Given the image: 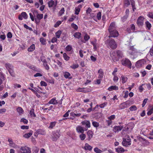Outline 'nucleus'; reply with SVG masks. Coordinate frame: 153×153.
<instances>
[{
    "label": "nucleus",
    "instance_id": "obj_1",
    "mask_svg": "<svg viewBox=\"0 0 153 153\" xmlns=\"http://www.w3.org/2000/svg\"><path fill=\"white\" fill-rule=\"evenodd\" d=\"M128 48L127 53L131 59H135L138 56L141 55L142 54L140 50H137L134 48L133 46H129Z\"/></svg>",
    "mask_w": 153,
    "mask_h": 153
},
{
    "label": "nucleus",
    "instance_id": "obj_2",
    "mask_svg": "<svg viewBox=\"0 0 153 153\" xmlns=\"http://www.w3.org/2000/svg\"><path fill=\"white\" fill-rule=\"evenodd\" d=\"M116 27L114 22L111 23L109 27L108 30L110 33V36L116 37L119 35L118 32L116 30Z\"/></svg>",
    "mask_w": 153,
    "mask_h": 153
},
{
    "label": "nucleus",
    "instance_id": "obj_3",
    "mask_svg": "<svg viewBox=\"0 0 153 153\" xmlns=\"http://www.w3.org/2000/svg\"><path fill=\"white\" fill-rule=\"evenodd\" d=\"M33 13L35 18V21L36 23H39L40 20L43 18V15L42 14H39L38 11L34 10L33 12Z\"/></svg>",
    "mask_w": 153,
    "mask_h": 153
},
{
    "label": "nucleus",
    "instance_id": "obj_4",
    "mask_svg": "<svg viewBox=\"0 0 153 153\" xmlns=\"http://www.w3.org/2000/svg\"><path fill=\"white\" fill-rule=\"evenodd\" d=\"M122 145L125 146H128L131 145V139L128 136H126L123 138Z\"/></svg>",
    "mask_w": 153,
    "mask_h": 153
},
{
    "label": "nucleus",
    "instance_id": "obj_5",
    "mask_svg": "<svg viewBox=\"0 0 153 153\" xmlns=\"http://www.w3.org/2000/svg\"><path fill=\"white\" fill-rule=\"evenodd\" d=\"M122 64L125 66H128L131 68V63L129 59L126 58L123 59L121 61Z\"/></svg>",
    "mask_w": 153,
    "mask_h": 153
},
{
    "label": "nucleus",
    "instance_id": "obj_6",
    "mask_svg": "<svg viewBox=\"0 0 153 153\" xmlns=\"http://www.w3.org/2000/svg\"><path fill=\"white\" fill-rule=\"evenodd\" d=\"M145 18L143 16H140L137 19V24L139 27H142L144 25Z\"/></svg>",
    "mask_w": 153,
    "mask_h": 153
},
{
    "label": "nucleus",
    "instance_id": "obj_7",
    "mask_svg": "<svg viewBox=\"0 0 153 153\" xmlns=\"http://www.w3.org/2000/svg\"><path fill=\"white\" fill-rule=\"evenodd\" d=\"M108 46L112 49H114L117 47V44L115 41L113 39H110L108 42Z\"/></svg>",
    "mask_w": 153,
    "mask_h": 153
},
{
    "label": "nucleus",
    "instance_id": "obj_8",
    "mask_svg": "<svg viewBox=\"0 0 153 153\" xmlns=\"http://www.w3.org/2000/svg\"><path fill=\"white\" fill-rule=\"evenodd\" d=\"M76 131L79 134L83 133L85 131L87 130L86 128H84L81 126L79 125L77 126L76 128Z\"/></svg>",
    "mask_w": 153,
    "mask_h": 153
},
{
    "label": "nucleus",
    "instance_id": "obj_9",
    "mask_svg": "<svg viewBox=\"0 0 153 153\" xmlns=\"http://www.w3.org/2000/svg\"><path fill=\"white\" fill-rule=\"evenodd\" d=\"M31 151L29 148L25 146H22L20 149L19 153H30Z\"/></svg>",
    "mask_w": 153,
    "mask_h": 153
},
{
    "label": "nucleus",
    "instance_id": "obj_10",
    "mask_svg": "<svg viewBox=\"0 0 153 153\" xmlns=\"http://www.w3.org/2000/svg\"><path fill=\"white\" fill-rule=\"evenodd\" d=\"M146 61L144 59H142L137 62L136 64V66L138 68H140L144 66L146 63Z\"/></svg>",
    "mask_w": 153,
    "mask_h": 153
},
{
    "label": "nucleus",
    "instance_id": "obj_11",
    "mask_svg": "<svg viewBox=\"0 0 153 153\" xmlns=\"http://www.w3.org/2000/svg\"><path fill=\"white\" fill-rule=\"evenodd\" d=\"M117 55L116 51H113L110 54V56L114 61H117L119 60V58Z\"/></svg>",
    "mask_w": 153,
    "mask_h": 153
},
{
    "label": "nucleus",
    "instance_id": "obj_12",
    "mask_svg": "<svg viewBox=\"0 0 153 153\" xmlns=\"http://www.w3.org/2000/svg\"><path fill=\"white\" fill-rule=\"evenodd\" d=\"M57 4V1L56 0L54 1L53 0H51L48 2V5L49 7H55Z\"/></svg>",
    "mask_w": 153,
    "mask_h": 153
},
{
    "label": "nucleus",
    "instance_id": "obj_13",
    "mask_svg": "<svg viewBox=\"0 0 153 153\" xmlns=\"http://www.w3.org/2000/svg\"><path fill=\"white\" fill-rule=\"evenodd\" d=\"M81 124L83 126H85V128L87 129L88 128L91 127V123L90 121L86 120L82 121L81 123Z\"/></svg>",
    "mask_w": 153,
    "mask_h": 153
},
{
    "label": "nucleus",
    "instance_id": "obj_14",
    "mask_svg": "<svg viewBox=\"0 0 153 153\" xmlns=\"http://www.w3.org/2000/svg\"><path fill=\"white\" fill-rule=\"evenodd\" d=\"M60 135L59 131H57L53 133V139L54 141L56 140Z\"/></svg>",
    "mask_w": 153,
    "mask_h": 153
},
{
    "label": "nucleus",
    "instance_id": "obj_15",
    "mask_svg": "<svg viewBox=\"0 0 153 153\" xmlns=\"http://www.w3.org/2000/svg\"><path fill=\"white\" fill-rule=\"evenodd\" d=\"M5 67L8 70L9 73L12 75L13 72V66L10 64H5Z\"/></svg>",
    "mask_w": 153,
    "mask_h": 153
},
{
    "label": "nucleus",
    "instance_id": "obj_16",
    "mask_svg": "<svg viewBox=\"0 0 153 153\" xmlns=\"http://www.w3.org/2000/svg\"><path fill=\"white\" fill-rule=\"evenodd\" d=\"M123 128L122 126H115L113 128V130L115 132H118L120 131Z\"/></svg>",
    "mask_w": 153,
    "mask_h": 153
},
{
    "label": "nucleus",
    "instance_id": "obj_17",
    "mask_svg": "<svg viewBox=\"0 0 153 153\" xmlns=\"http://www.w3.org/2000/svg\"><path fill=\"white\" fill-rule=\"evenodd\" d=\"M62 73L63 76L65 78L69 79H71L72 78L71 74L69 72L66 71H63Z\"/></svg>",
    "mask_w": 153,
    "mask_h": 153
},
{
    "label": "nucleus",
    "instance_id": "obj_18",
    "mask_svg": "<svg viewBox=\"0 0 153 153\" xmlns=\"http://www.w3.org/2000/svg\"><path fill=\"white\" fill-rule=\"evenodd\" d=\"M135 29V26L134 24H131V26L130 28H127V31L129 33H130L133 32Z\"/></svg>",
    "mask_w": 153,
    "mask_h": 153
},
{
    "label": "nucleus",
    "instance_id": "obj_19",
    "mask_svg": "<svg viewBox=\"0 0 153 153\" xmlns=\"http://www.w3.org/2000/svg\"><path fill=\"white\" fill-rule=\"evenodd\" d=\"M26 66L32 69L33 70L35 71H36L39 72V70L36 68V67L33 65H30L29 64H26Z\"/></svg>",
    "mask_w": 153,
    "mask_h": 153
},
{
    "label": "nucleus",
    "instance_id": "obj_20",
    "mask_svg": "<svg viewBox=\"0 0 153 153\" xmlns=\"http://www.w3.org/2000/svg\"><path fill=\"white\" fill-rule=\"evenodd\" d=\"M57 103L58 102L56 100V98H53L49 101L48 104H50L56 105Z\"/></svg>",
    "mask_w": 153,
    "mask_h": 153
},
{
    "label": "nucleus",
    "instance_id": "obj_21",
    "mask_svg": "<svg viewBox=\"0 0 153 153\" xmlns=\"http://www.w3.org/2000/svg\"><path fill=\"white\" fill-rule=\"evenodd\" d=\"M116 151L119 153H123L125 151V150L123 148L120 146L118 147L117 148H115Z\"/></svg>",
    "mask_w": 153,
    "mask_h": 153
},
{
    "label": "nucleus",
    "instance_id": "obj_22",
    "mask_svg": "<svg viewBox=\"0 0 153 153\" xmlns=\"http://www.w3.org/2000/svg\"><path fill=\"white\" fill-rule=\"evenodd\" d=\"M118 89V86L116 85L111 86L109 87L108 90L109 91H112L113 90H117Z\"/></svg>",
    "mask_w": 153,
    "mask_h": 153
},
{
    "label": "nucleus",
    "instance_id": "obj_23",
    "mask_svg": "<svg viewBox=\"0 0 153 153\" xmlns=\"http://www.w3.org/2000/svg\"><path fill=\"white\" fill-rule=\"evenodd\" d=\"M117 53V56H118V57L119 58V59L120 58H122L123 56V53L122 51L117 50L116 51Z\"/></svg>",
    "mask_w": 153,
    "mask_h": 153
},
{
    "label": "nucleus",
    "instance_id": "obj_24",
    "mask_svg": "<svg viewBox=\"0 0 153 153\" xmlns=\"http://www.w3.org/2000/svg\"><path fill=\"white\" fill-rule=\"evenodd\" d=\"M87 134L88 136V140H90L93 136V133L92 131L91 130H88L87 132Z\"/></svg>",
    "mask_w": 153,
    "mask_h": 153
},
{
    "label": "nucleus",
    "instance_id": "obj_25",
    "mask_svg": "<svg viewBox=\"0 0 153 153\" xmlns=\"http://www.w3.org/2000/svg\"><path fill=\"white\" fill-rule=\"evenodd\" d=\"M92 149V147L89 145L88 143H86L85 144L84 146V149L85 150H89V151L91 150Z\"/></svg>",
    "mask_w": 153,
    "mask_h": 153
},
{
    "label": "nucleus",
    "instance_id": "obj_26",
    "mask_svg": "<svg viewBox=\"0 0 153 153\" xmlns=\"http://www.w3.org/2000/svg\"><path fill=\"white\" fill-rule=\"evenodd\" d=\"M29 114L32 117H36V115L34 113V110L33 109H32L30 110Z\"/></svg>",
    "mask_w": 153,
    "mask_h": 153
},
{
    "label": "nucleus",
    "instance_id": "obj_27",
    "mask_svg": "<svg viewBox=\"0 0 153 153\" xmlns=\"http://www.w3.org/2000/svg\"><path fill=\"white\" fill-rule=\"evenodd\" d=\"M17 112L19 115H21L23 113L24 111L23 109L21 107H18L16 109Z\"/></svg>",
    "mask_w": 153,
    "mask_h": 153
},
{
    "label": "nucleus",
    "instance_id": "obj_28",
    "mask_svg": "<svg viewBox=\"0 0 153 153\" xmlns=\"http://www.w3.org/2000/svg\"><path fill=\"white\" fill-rule=\"evenodd\" d=\"M145 24L146 27V28H147L148 30H150L152 27V25L151 23L148 21H146V22Z\"/></svg>",
    "mask_w": 153,
    "mask_h": 153
},
{
    "label": "nucleus",
    "instance_id": "obj_29",
    "mask_svg": "<svg viewBox=\"0 0 153 153\" xmlns=\"http://www.w3.org/2000/svg\"><path fill=\"white\" fill-rule=\"evenodd\" d=\"M153 113V106H150L149 110L147 113L148 115H150Z\"/></svg>",
    "mask_w": 153,
    "mask_h": 153
},
{
    "label": "nucleus",
    "instance_id": "obj_30",
    "mask_svg": "<svg viewBox=\"0 0 153 153\" xmlns=\"http://www.w3.org/2000/svg\"><path fill=\"white\" fill-rule=\"evenodd\" d=\"M35 49V46L33 44L32 45L28 48L27 50L29 52H32Z\"/></svg>",
    "mask_w": 153,
    "mask_h": 153
},
{
    "label": "nucleus",
    "instance_id": "obj_31",
    "mask_svg": "<svg viewBox=\"0 0 153 153\" xmlns=\"http://www.w3.org/2000/svg\"><path fill=\"white\" fill-rule=\"evenodd\" d=\"M131 4L132 6V10L133 11H134L136 9L135 6V2L134 0H130Z\"/></svg>",
    "mask_w": 153,
    "mask_h": 153
},
{
    "label": "nucleus",
    "instance_id": "obj_32",
    "mask_svg": "<svg viewBox=\"0 0 153 153\" xmlns=\"http://www.w3.org/2000/svg\"><path fill=\"white\" fill-rule=\"evenodd\" d=\"M74 36L76 38L79 39L81 37V34L79 32H76L74 35Z\"/></svg>",
    "mask_w": 153,
    "mask_h": 153
},
{
    "label": "nucleus",
    "instance_id": "obj_33",
    "mask_svg": "<svg viewBox=\"0 0 153 153\" xmlns=\"http://www.w3.org/2000/svg\"><path fill=\"white\" fill-rule=\"evenodd\" d=\"M122 82L123 83H124L127 81L128 78L127 77L123 75L121 76Z\"/></svg>",
    "mask_w": 153,
    "mask_h": 153
},
{
    "label": "nucleus",
    "instance_id": "obj_34",
    "mask_svg": "<svg viewBox=\"0 0 153 153\" xmlns=\"http://www.w3.org/2000/svg\"><path fill=\"white\" fill-rule=\"evenodd\" d=\"M8 141L9 142L10 145L12 147H15V144L13 142L12 139L10 138L8 140Z\"/></svg>",
    "mask_w": 153,
    "mask_h": 153
},
{
    "label": "nucleus",
    "instance_id": "obj_35",
    "mask_svg": "<svg viewBox=\"0 0 153 153\" xmlns=\"http://www.w3.org/2000/svg\"><path fill=\"white\" fill-rule=\"evenodd\" d=\"M40 41L41 43L43 45H45L46 44V40L43 37L40 39Z\"/></svg>",
    "mask_w": 153,
    "mask_h": 153
},
{
    "label": "nucleus",
    "instance_id": "obj_36",
    "mask_svg": "<svg viewBox=\"0 0 153 153\" xmlns=\"http://www.w3.org/2000/svg\"><path fill=\"white\" fill-rule=\"evenodd\" d=\"M98 73H99V78H102L103 76V71L101 69L99 70Z\"/></svg>",
    "mask_w": 153,
    "mask_h": 153
},
{
    "label": "nucleus",
    "instance_id": "obj_37",
    "mask_svg": "<svg viewBox=\"0 0 153 153\" xmlns=\"http://www.w3.org/2000/svg\"><path fill=\"white\" fill-rule=\"evenodd\" d=\"M62 33V31L60 30H59L55 33L56 36L57 38H60V36Z\"/></svg>",
    "mask_w": 153,
    "mask_h": 153
},
{
    "label": "nucleus",
    "instance_id": "obj_38",
    "mask_svg": "<svg viewBox=\"0 0 153 153\" xmlns=\"http://www.w3.org/2000/svg\"><path fill=\"white\" fill-rule=\"evenodd\" d=\"M92 124L94 127L96 128L98 127L99 126V123L93 120H92Z\"/></svg>",
    "mask_w": 153,
    "mask_h": 153
},
{
    "label": "nucleus",
    "instance_id": "obj_39",
    "mask_svg": "<svg viewBox=\"0 0 153 153\" xmlns=\"http://www.w3.org/2000/svg\"><path fill=\"white\" fill-rule=\"evenodd\" d=\"M79 137L81 140H83L85 138L86 135L84 133H82L81 134L79 135Z\"/></svg>",
    "mask_w": 153,
    "mask_h": 153
},
{
    "label": "nucleus",
    "instance_id": "obj_40",
    "mask_svg": "<svg viewBox=\"0 0 153 153\" xmlns=\"http://www.w3.org/2000/svg\"><path fill=\"white\" fill-rule=\"evenodd\" d=\"M56 123V122H53L51 123L48 128L51 129L52 128L55 126Z\"/></svg>",
    "mask_w": 153,
    "mask_h": 153
},
{
    "label": "nucleus",
    "instance_id": "obj_41",
    "mask_svg": "<svg viewBox=\"0 0 153 153\" xmlns=\"http://www.w3.org/2000/svg\"><path fill=\"white\" fill-rule=\"evenodd\" d=\"M21 15L24 19H26L27 18L28 16L26 12H23L21 13Z\"/></svg>",
    "mask_w": 153,
    "mask_h": 153
},
{
    "label": "nucleus",
    "instance_id": "obj_42",
    "mask_svg": "<svg viewBox=\"0 0 153 153\" xmlns=\"http://www.w3.org/2000/svg\"><path fill=\"white\" fill-rule=\"evenodd\" d=\"M4 78V75L2 73V72H0V85L2 83V79H3Z\"/></svg>",
    "mask_w": 153,
    "mask_h": 153
},
{
    "label": "nucleus",
    "instance_id": "obj_43",
    "mask_svg": "<svg viewBox=\"0 0 153 153\" xmlns=\"http://www.w3.org/2000/svg\"><path fill=\"white\" fill-rule=\"evenodd\" d=\"M63 57L65 60L66 61L70 59V57L67 56L66 53L63 54Z\"/></svg>",
    "mask_w": 153,
    "mask_h": 153
},
{
    "label": "nucleus",
    "instance_id": "obj_44",
    "mask_svg": "<svg viewBox=\"0 0 153 153\" xmlns=\"http://www.w3.org/2000/svg\"><path fill=\"white\" fill-rule=\"evenodd\" d=\"M94 151L96 153H101L102 151L97 147L95 148L94 149Z\"/></svg>",
    "mask_w": 153,
    "mask_h": 153
},
{
    "label": "nucleus",
    "instance_id": "obj_45",
    "mask_svg": "<svg viewBox=\"0 0 153 153\" xmlns=\"http://www.w3.org/2000/svg\"><path fill=\"white\" fill-rule=\"evenodd\" d=\"M32 134V132H30L26 134H24V137L26 138H28L30 137Z\"/></svg>",
    "mask_w": 153,
    "mask_h": 153
},
{
    "label": "nucleus",
    "instance_id": "obj_46",
    "mask_svg": "<svg viewBox=\"0 0 153 153\" xmlns=\"http://www.w3.org/2000/svg\"><path fill=\"white\" fill-rule=\"evenodd\" d=\"M137 108L136 106L132 105L129 108V109L131 111H135L137 109Z\"/></svg>",
    "mask_w": 153,
    "mask_h": 153
},
{
    "label": "nucleus",
    "instance_id": "obj_47",
    "mask_svg": "<svg viewBox=\"0 0 153 153\" xmlns=\"http://www.w3.org/2000/svg\"><path fill=\"white\" fill-rule=\"evenodd\" d=\"M107 102H105L99 105V106L101 108H103L107 105Z\"/></svg>",
    "mask_w": 153,
    "mask_h": 153
},
{
    "label": "nucleus",
    "instance_id": "obj_48",
    "mask_svg": "<svg viewBox=\"0 0 153 153\" xmlns=\"http://www.w3.org/2000/svg\"><path fill=\"white\" fill-rule=\"evenodd\" d=\"M78 67L79 65L77 64H74L73 65L70 66V67L73 69H75L78 68Z\"/></svg>",
    "mask_w": 153,
    "mask_h": 153
},
{
    "label": "nucleus",
    "instance_id": "obj_49",
    "mask_svg": "<svg viewBox=\"0 0 153 153\" xmlns=\"http://www.w3.org/2000/svg\"><path fill=\"white\" fill-rule=\"evenodd\" d=\"M72 49V47L71 45H67L66 48V50L67 51H70Z\"/></svg>",
    "mask_w": 153,
    "mask_h": 153
},
{
    "label": "nucleus",
    "instance_id": "obj_50",
    "mask_svg": "<svg viewBox=\"0 0 153 153\" xmlns=\"http://www.w3.org/2000/svg\"><path fill=\"white\" fill-rule=\"evenodd\" d=\"M62 22V21H57L54 25V27H58L61 24Z\"/></svg>",
    "mask_w": 153,
    "mask_h": 153
},
{
    "label": "nucleus",
    "instance_id": "obj_51",
    "mask_svg": "<svg viewBox=\"0 0 153 153\" xmlns=\"http://www.w3.org/2000/svg\"><path fill=\"white\" fill-rule=\"evenodd\" d=\"M43 65L45 69L47 70H48L49 69V67L47 64V62L44 63H43Z\"/></svg>",
    "mask_w": 153,
    "mask_h": 153
},
{
    "label": "nucleus",
    "instance_id": "obj_52",
    "mask_svg": "<svg viewBox=\"0 0 153 153\" xmlns=\"http://www.w3.org/2000/svg\"><path fill=\"white\" fill-rule=\"evenodd\" d=\"M90 39V36L86 34L84 36V39L85 41H88Z\"/></svg>",
    "mask_w": 153,
    "mask_h": 153
},
{
    "label": "nucleus",
    "instance_id": "obj_53",
    "mask_svg": "<svg viewBox=\"0 0 153 153\" xmlns=\"http://www.w3.org/2000/svg\"><path fill=\"white\" fill-rule=\"evenodd\" d=\"M20 121L23 122L25 124H27L28 122V120L27 119L24 118L21 119Z\"/></svg>",
    "mask_w": 153,
    "mask_h": 153
},
{
    "label": "nucleus",
    "instance_id": "obj_54",
    "mask_svg": "<svg viewBox=\"0 0 153 153\" xmlns=\"http://www.w3.org/2000/svg\"><path fill=\"white\" fill-rule=\"evenodd\" d=\"M29 15L30 18L32 21H34V20H35V18H34L35 17L33 15V14H32V13H29Z\"/></svg>",
    "mask_w": 153,
    "mask_h": 153
},
{
    "label": "nucleus",
    "instance_id": "obj_55",
    "mask_svg": "<svg viewBox=\"0 0 153 153\" xmlns=\"http://www.w3.org/2000/svg\"><path fill=\"white\" fill-rule=\"evenodd\" d=\"M101 13L100 12H99L97 15V19L100 20L101 19Z\"/></svg>",
    "mask_w": 153,
    "mask_h": 153
},
{
    "label": "nucleus",
    "instance_id": "obj_56",
    "mask_svg": "<svg viewBox=\"0 0 153 153\" xmlns=\"http://www.w3.org/2000/svg\"><path fill=\"white\" fill-rule=\"evenodd\" d=\"M115 118V116L114 115H112L108 117V119H109L110 120H111L114 119Z\"/></svg>",
    "mask_w": 153,
    "mask_h": 153
},
{
    "label": "nucleus",
    "instance_id": "obj_57",
    "mask_svg": "<svg viewBox=\"0 0 153 153\" xmlns=\"http://www.w3.org/2000/svg\"><path fill=\"white\" fill-rule=\"evenodd\" d=\"M13 87L15 88H20L21 87V86L20 84L15 83L13 84Z\"/></svg>",
    "mask_w": 153,
    "mask_h": 153
},
{
    "label": "nucleus",
    "instance_id": "obj_58",
    "mask_svg": "<svg viewBox=\"0 0 153 153\" xmlns=\"http://www.w3.org/2000/svg\"><path fill=\"white\" fill-rule=\"evenodd\" d=\"M134 126V124L133 123H130L128 124V126L127 127V128L128 130V129L130 128H128V127L131 126V128H130V129H132V128H133Z\"/></svg>",
    "mask_w": 153,
    "mask_h": 153
},
{
    "label": "nucleus",
    "instance_id": "obj_59",
    "mask_svg": "<svg viewBox=\"0 0 153 153\" xmlns=\"http://www.w3.org/2000/svg\"><path fill=\"white\" fill-rule=\"evenodd\" d=\"M65 12V10L64 8H62L60 10L59 12V14L60 16L62 15V14H63Z\"/></svg>",
    "mask_w": 153,
    "mask_h": 153
},
{
    "label": "nucleus",
    "instance_id": "obj_60",
    "mask_svg": "<svg viewBox=\"0 0 153 153\" xmlns=\"http://www.w3.org/2000/svg\"><path fill=\"white\" fill-rule=\"evenodd\" d=\"M147 16L149 18L153 19V13H149L147 14Z\"/></svg>",
    "mask_w": 153,
    "mask_h": 153
},
{
    "label": "nucleus",
    "instance_id": "obj_61",
    "mask_svg": "<svg viewBox=\"0 0 153 153\" xmlns=\"http://www.w3.org/2000/svg\"><path fill=\"white\" fill-rule=\"evenodd\" d=\"M71 26L73 28L76 30H77L78 29V26L76 24H74V23H72L71 24Z\"/></svg>",
    "mask_w": 153,
    "mask_h": 153
},
{
    "label": "nucleus",
    "instance_id": "obj_62",
    "mask_svg": "<svg viewBox=\"0 0 153 153\" xmlns=\"http://www.w3.org/2000/svg\"><path fill=\"white\" fill-rule=\"evenodd\" d=\"M24 27L25 28L27 29H28L32 31L33 30L32 28L31 27H29L26 24H24Z\"/></svg>",
    "mask_w": 153,
    "mask_h": 153
},
{
    "label": "nucleus",
    "instance_id": "obj_63",
    "mask_svg": "<svg viewBox=\"0 0 153 153\" xmlns=\"http://www.w3.org/2000/svg\"><path fill=\"white\" fill-rule=\"evenodd\" d=\"M80 10L77 8L76 7L75 8V14L78 15L80 12Z\"/></svg>",
    "mask_w": 153,
    "mask_h": 153
},
{
    "label": "nucleus",
    "instance_id": "obj_64",
    "mask_svg": "<svg viewBox=\"0 0 153 153\" xmlns=\"http://www.w3.org/2000/svg\"><path fill=\"white\" fill-rule=\"evenodd\" d=\"M128 17V15H126L125 16H124L123 17L121 18V20L122 22H124L127 19V18Z\"/></svg>",
    "mask_w": 153,
    "mask_h": 153
}]
</instances>
